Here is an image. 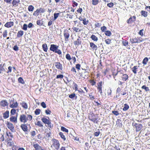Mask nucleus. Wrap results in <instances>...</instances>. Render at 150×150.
Here are the masks:
<instances>
[{"label":"nucleus","mask_w":150,"mask_h":150,"mask_svg":"<svg viewBox=\"0 0 150 150\" xmlns=\"http://www.w3.org/2000/svg\"><path fill=\"white\" fill-rule=\"evenodd\" d=\"M33 118L32 115L29 114H22L20 115L19 120L21 122L23 123H26L28 121H31Z\"/></svg>","instance_id":"1"},{"label":"nucleus","mask_w":150,"mask_h":150,"mask_svg":"<svg viewBox=\"0 0 150 150\" xmlns=\"http://www.w3.org/2000/svg\"><path fill=\"white\" fill-rule=\"evenodd\" d=\"M58 46L55 45H50V50L59 54H62V52L60 50L58 49Z\"/></svg>","instance_id":"2"},{"label":"nucleus","mask_w":150,"mask_h":150,"mask_svg":"<svg viewBox=\"0 0 150 150\" xmlns=\"http://www.w3.org/2000/svg\"><path fill=\"white\" fill-rule=\"evenodd\" d=\"M9 106L11 108H16L18 107V103L15 101L13 100L12 99H9Z\"/></svg>","instance_id":"3"},{"label":"nucleus","mask_w":150,"mask_h":150,"mask_svg":"<svg viewBox=\"0 0 150 150\" xmlns=\"http://www.w3.org/2000/svg\"><path fill=\"white\" fill-rule=\"evenodd\" d=\"M70 31V28H69L68 30H65L64 31V35L65 42H67L68 40V39L69 37V33Z\"/></svg>","instance_id":"4"},{"label":"nucleus","mask_w":150,"mask_h":150,"mask_svg":"<svg viewBox=\"0 0 150 150\" xmlns=\"http://www.w3.org/2000/svg\"><path fill=\"white\" fill-rule=\"evenodd\" d=\"M52 144L51 147H54L55 149L58 150L59 147V141L56 139L52 140Z\"/></svg>","instance_id":"5"},{"label":"nucleus","mask_w":150,"mask_h":150,"mask_svg":"<svg viewBox=\"0 0 150 150\" xmlns=\"http://www.w3.org/2000/svg\"><path fill=\"white\" fill-rule=\"evenodd\" d=\"M73 32H75L76 33L79 32L82 30V27L80 24H78L77 26L73 27L72 28Z\"/></svg>","instance_id":"6"},{"label":"nucleus","mask_w":150,"mask_h":150,"mask_svg":"<svg viewBox=\"0 0 150 150\" xmlns=\"http://www.w3.org/2000/svg\"><path fill=\"white\" fill-rule=\"evenodd\" d=\"M143 40V39H142V38L140 39L139 38H133L130 39V41L132 43H139Z\"/></svg>","instance_id":"7"},{"label":"nucleus","mask_w":150,"mask_h":150,"mask_svg":"<svg viewBox=\"0 0 150 150\" xmlns=\"http://www.w3.org/2000/svg\"><path fill=\"white\" fill-rule=\"evenodd\" d=\"M6 124L8 128L11 131V132H14L15 130L14 127L12 123L8 122H7Z\"/></svg>","instance_id":"8"},{"label":"nucleus","mask_w":150,"mask_h":150,"mask_svg":"<svg viewBox=\"0 0 150 150\" xmlns=\"http://www.w3.org/2000/svg\"><path fill=\"white\" fill-rule=\"evenodd\" d=\"M33 146L35 149V150H42V148L37 143H33Z\"/></svg>","instance_id":"9"},{"label":"nucleus","mask_w":150,"mask_h":150,"mask_svg":"<svg viewBox=\"0 0 150 150\" xmlns=\"http://www.w3.org/2000/svg\"><path fill=\"white\" fill-rule=\"evenodd\" d=\"M17 116L16 117L13 116H11L9 119L10 121L14 123H17Z\"/></svg>","instance_id":"10"},{"label":"nucleus","mask_w":150,"mask_h":150,"mask_svg":"<svg viewBox=\"0 0 150 150\" xmlns=\"http://www.w3.org/2000/svg\"><path fill=\"white\" fill-rule=\"evenodd\" d=\"M14 25V23L12 21H10L6 23L4 25V26L7 28H9L13 26Z\"/></svg>","instance_id":"11"},{"label":"nucleus","mask_w":150,"mask_h":150,"mask_svg":"<svg viewBox=\"0 0 150 150\" xmlns=\"http://www.w3.org/2000/svg\"><path fill=\"white\" fill-rule=\"evenodd\" d=\"M90 45L91 47L93 50H97L98 48L97 46L93 43L92 42H90Z\"/></svg>","instance_id":"12"},{"label":"nucleus","mask_w":150,"mask_h":150,"mask_svg":"<svg viewBox=\"0 0 150 150\" xmlns=\"http://www.w3.org/2000/svg\"><path fill=\"white\" fill-rule=\"evenodd\" d=\"M55 66L57 68L60 69L61 70H62V64H61L60 62H56L55 63Z\"/></svg>","instance_id":"13"},{"label":"nucleus","mask_w":150,"mask_h":150,"mask_svg":"<svg viewBox=\"0 0 150 150\" xmlns=\"http://www.w3.org/2000/svg\"><path fill=\"white\" fill-rule=\"evenodd\" d=\"M8 103L6 100H2L0 102V105L3 107L8 105Z\"/></svg>","instance_id":"14"},{"label":"nucleus","mask_w":150,"mask_h":150,"mask_svg":"<svg viewBox=\"0 0 150 150\" xmlns=\"http://www.w3.org/2000/svg\"><path fill=\"white\" fill-rule=\"evenodd\" d=\"M136 20V17L135 16H133L132 17H131L127 21L128 23H131L132 22L135 21Z\"/></svg>","instance_id":"15"},{"label":"nucleus","mask_w":150,"mask_h":150,"mask_svg":"<svg viewBox=\"0 0 150 150\" xmlns=\"http://www.w3.org/2000/svg\"><path fill=\"white\" fill-rule=\"evenodd\" d=\"M81 39L79 38L77 39L75 41L74 44L75 45L78 46L81 44Z\"/></svg>","instance_id":"16"},{"label":"nucleus","mask_w":150,"mask_h":150,"mask_svg":"<svg viewBox=\"0 0 150 150\" xmlns=\"http://www.w3.org/2000/svg\"><path fill=\"white\" fill-rule=\"evenodd\" d=\"M21 127L24 131L25 132H28V128L26 125L22 124L21 125Z\"/></svg>","instance_id":"17"},{"label":"nucleus","mask_w":150,"mask_h":150,"mask_svg":"<svg viewBox=\"0 0 150 150\" xmlns=\"http://www.w3.org/2000/svg\"><path fill=\"white\" fill-rule=\"evenodd\" d=\"M19 2V0H13L12 2L13 6H18L20 4Z\"/></svg>","instance_id":"18"},{"label":"nucleus","mask_w":150,"mask_h":150,"mask_svg":"<svg viewBox=\"0 0 150 150\" xmlns=\"http://www.w3.org/2000/svg\"><path fill=\"white\" fill-rule=\"evenodd\" d=\"M82 72L80 73V76L83 78H85L86 76V74L87 73L85 69H82Z\"/></svg>","instance_id":"19"},{"label":"nucleus","mask_w":150,"mask_h":150,"mask_svg":"<svg viewBox=\"0 0 150 150\" xmlns=\"http://www.w3.org/2000/svg\"><path fill=\"white\" fill-rule=\"evenodd\" d=\"M41 120L44 123L47 124H49V122H50V121L49 120H48L45 118H42Z\"/></svg>","instance_id":"20"},{"label":"nucleus","mask_w":150,"mask_h":150,"mask_svg":"<svg viewBox=\"0 0 150 150\" xmlns=\"http://www.w3.org/2000/svg\"><path fill=\"white\" fill-rule=\"evenodd\" d=\"M122 78L123 80L126 81L128 79V75L127 74H123L122 76Z\"/></svg>","instance_id":"21"},{"label":"nucleus","mask_w":150,"mask_h":150,"mask_svg":"<svg viewBox=\"0 0 150 150\" xmlns=\"http://www.w3.org/2000/svg\"><path fill=\"white\" fill-rule=\"evenodd\" d=\"M10 141H8V146L15 147V146H14V143L13 141H11L10 139Z\"/></svg>","instance_id":"22"},{"label":"nucleus","mask_w":150,"mask_h":150,"mask_svg":"<svg viewBox=\"0 0 150 150\" xmlns=\"http://www.w3.org/2000/svg\"><path fill=\"white\" fill-rule=\"evenodd\" d=\"M9 115V112L8 111H6L4 114L3 117L4 118L6 119L8 117Z\"/></svg>","instance_id":"23"},{"label":"nucleus","mask_w":150,"mask_h":150,"mask_svg":"<svg viewBox=\"0 0 150 150\" xmlns=\"http://www.w3.org/2000/svg\"><path fill=\"white\" fill-rule=\"evenodd\" d=\"M42 47L43 49V50L45 52H47V50L48 48L47 45L46 44H44L42 45Z\"/></svg>","instance_id":"24"},{"label":"nucleus","mask_w":150,"mask_h":150,"mask_svg":"<svg viewBox=\"0 0 150 150\" xmlns=\"http://www.w3.org/2000/svg\"><path fill=\"white\" fill-rule=\"evenodd\" d=\"M91 38L93 40L95 41H97L98 40V38L95 35H92L91 37Z\"/></svg>","instance_id":"25"},{"label":"nucleus","mask_w":150,"mask_h":150,"mask_svg":"<svg viewBox=\"0 0 150 150\" xmlns=\"http://www.w3.org/2000/svg\"><path fill=\"white\" fill-rule=\"evenodd\" d=\"M142 126L141 124H138V125L136 126V130L137 131H139L142 128Z\"/></svg>","instance_id":"26"},{"label":"nucleus","mask_w":150,"mask_h":150,"mask_svg":"<svg viewBox=\"0 0 150 150\" xmlns=\"http://www.w3.org/2000/svg\"><path fill=\"white\" fill-rule=\"evenodd\" d=\"M23 31L21 30L19 31L17 33V37L18 38H20L23 35Z\"/></svg>","instance_id":"27"},{"label":"nucleus","mask_w":150,"mask_h":150,"mask_svg":"<svg viewBox=\"0 0 150 150\" xmlns=\"http://www.w3.org/2000/svg\"><path fill=\"white\" fill-rule=\"evenodd\" d=\"M129 108V105L126 104H125L124 105V107L123 108V110L124 111H126Z\"/></svg>","instance_id":"28"},{"label":"nucleus","mask_w":150,"mask_h":150,"mask_svg":"<svg viewBox=\"0 0 150 150\" xmlns=\"http://www.w3.org/2000/svg\"><path fill=\"white\" fill-rule=\"evenodd\" d=\"M21 105L22 107L25 109H26L28 108V105L26 103L24 102H23L21 103Z\"/></svg>","instance_id":"29"},{"label":"nucleus","mask_w":150,"mask_h":150,"mask_svg":"<svg viewBox=\"0 0 150 150\" xmlns=\"http://www.w3.org/2000/svg\"><path fill=\"white\" fill-rule=\"evenodd\" d=\"M141 14L145 17H146L147 16V13L146 11H141Z\"/></svg>","instance_id":"30"},{"label":"nucleus","mask_w":150,"mask_h":150,"mask_svg":"<svg viewBox=\"0 0 150 150\" xmlns=\"http://www.w3.org/2000/svg\"><path fill=\"white\" fill-rule=\"evenodd\" d=\"M16 110L14 109V108L11 109L10 112L11 115H14L16 113Z\"/></svg>","instance_id":"31"},{"label":"nucleus","mask_w":150,"mask_h":150,"mask_svg":"<svg viewBox=\"0 0 150 150\" xmlns=\"http://www.w3.org/2000/svg\"><path fill=\"white\" fill-rule=\"evenodd\" d=\"M83 23L84 25L87 24L88 23V21L86 20V19L85 18H84L82 19Z\"/></svg>","instance_id":"32"},{"label":"nucleus","mask_w":150,"mask_h":150,"mask_svg":"<svg viewBox=\"0 0 150 150\" xmlns=\"http://www.w3.org/2000/svg\"><path fill=\"white\" fill-rule=\"evenodd\" d=\"M148 61V59L147 57H145V58L142 62V63L144 65H146L147 64V62Z\"/></svg>","instance_id":"33"},{"label":"nucleus","mask_w":150,"mask_h":150,"mask_svg":"<svg viewBox=\"0 0 150 150\" xmlns=\"http://www.w3.org/2000/svg\"><path fill=\"white\" fill-rule=\"evenodd\" d=\"M137 66H134V67H133L132 69V71H133V73L135 74H136L137 73L136 69H137Z\"/></svg>","instance_id":"34"},{"label":"nucleus","mask_w":150,"mask_h":150,"mask_svg":"<svg viewBox=\"0 0 150 150\" xmlns=\"http://www.w3.org/2000/svg\"><path fill=\"white\" fill-rule=\"evenodd\" d=\"M142 88L144 89L146 92L148 91H149V88L145 86V85L143 86L142 87Z\"/></svg>","instance_id":"35"},{"label":"nucleus","mask_w":150,"mask_h":150,"mask_svg":"<svg viewBox=\"0 0 150 150\" xmlns=\"http://www.w3.org/2000/svg\"><path fill=\"white\" fill-rule=\"evenodd\" d=\"M105 33L106 35L108 36H110L111 35V32L109 30L105 31Z\"/></svg>","instance_id":"36"},{"label":"nucleus","mask_w":150,"mask_h":150,"mask_svg":"<svg viewBox=\"0 0 150 150\" xmlns=\"http://www.w3.org/2000/svg\"><path fill=\"white\" fill-rule=\"evenodd\" d=\"M60 14L59 13H54V20H55L58 17Z\"/></svg>","instance_id":"37"},{"label":"nucleus","mask_w":150,"mask_h":150,"mask_svg":"<svg viewBox=\"0 0 150 150\" xmlns=\"http://www.w3.org/2000/svg\"><path fill=\"white\" fill-rule=\"evenodd\" d=\"M59 135L60 136V137L61 138L63 139L64 140H66V137L64 135L63 133L62 132H59Z\"/></svg>","instance_id":"38"},{"label":"nucleus","mask_w":150,"mask_h":150,"mask_svg":"<svg viewBox=\"0 0 150 150\" xmlns=\"http://www.w3.org/2000/svg\"><path fill=\"white\" fill-rule=\"evenodd\" d=\"M98 90H99L102 89V82H100L99 84H98Z\"/></svg>","instance_id":"39"},{"label":"nucleus","mask_w":150,"mask_h":150,"mask_svg":"<svg viewBox=\"0 0 150 150\" xmlns=\"http://www.w3.org/2000/svg\"><path fill=\"white\" fill-rule=\"evenodd\" d=\"M99 2V0H92V4L96 5Z\"/></svg>","instance_id":"40"},{"label":"nucleus","mask_w":150,"mask_h":150,"mask_svg":"<svg viewBox=\"0 0 150 150\" xmlns=\"http://www.w3.org/2000/svg\"><path fill=\"white\" fill-rule=\"evenodd\" d=\"M34 8L32 5L29 6L28 7V10L29 11H32L34 10Z\"/></svg>","instance_id":"41"},{"label":"nucleus","mask_w":150,"mask_h":150,"mask_svg":"<svg viewBox=\"0 0 150 150\" xmlns=\"http://www.w3.org/2000/svg\"><path fill=\"white\" fill-rule=\"evenodd\" d=\"M40 109H36L35 111V113L36 115H38L40 114Z\"/></svg>","instance_id":"42"},{"label":"nucleus","mask_w":150,"mask_h":150,"mask_svg":"<svg viewBox=\"0 0 150 150\" xmlns=\"http://www.w3.org/2000/svg\"><path fill=\"white\" fill-rule=\"evenodd\" d=\"M61 130L65 132H68V130L65 127H61Z\"/></svg>","instance_id":"43"},{"label":"nucleus","mask_w":150,"mask_h":150,"mask_svg":"<svg viewBox=\"0 0 150 150\" xmlns=\"http://www.w3.org/2000/svg\"><path fill=\"white\" fill-rule=\"evenodd\" d=\"M18 82L22 84H23L24 83V81L23 79L21 77H20L18 79Z\"/></svg>","instance_id":"44"},{"label":"nucleus","mask_w":150,"mask_h":150,"mask_svg":"<svg viewBox=\"0 0 150 150\" xmlns=\"http://www.w3.org/2000/svg\"><path fill=\"white\" fill-rule=\"evenodd\" d=\"M36 125L40 127H43V125L42 124L41 122L40 121H38L36 124Z\"/></svg>","instance_id":"45"},{"label":"nucleus","mask_w":150,"mask_h":150,"mask_svg":"<svg viewBox=\"0 0 150 150\" xmlns=\"http://www.w3.org/2000/svg\"><path fill=\"white\" fill-rule=\"evenodd\" d=\"M66 58L69 60H70L71 59L70 55L68 54H66Z\"/></svg>","instance_id":"46"},{"label":"nucleus","mask_w":150,"mask_h":150,"mask_svg":"<svg viewBox=\"0 0 150 150\" xmlns=\"http://www.w3.org/2000/svg\"><path fill=\"white\" fill-rule=\"evenodd\" d=\"M37 24L39 25H42V22L40 20H38L37 21Z\"/></svg>","instance_id":"47"},{"label":"nucleus","mask_w":150,"mask_h":150,"mask_svg":"<svg viewBox=\"0 0 150 150\" xmlns=\"http://www.w3.org/2000/svg\"><path fill=\"white\" fill-rule=\"evenodd\" d=\"M105 42L107 44H109L111 43V40L110 39H107L105 40Z\"/></svg>","instance_id":"48"},{"label":"nucleus","mask_w":150,"mask_h":150,"mask_svg":"<svg viewBox=\"0 0 150 150\" xmlns=\"http://www.w3.org/2000/svg\"><path fill=\"white\" fill-rule=\"evenodd\" d=\"M39 13H43L45 12V10L43 8H40L39 9H37Z\"/></svg>","instance_id":"49"},{"label":"nucleus","mask_w":150,"mask_h":150,"mask_svg":"<svg viewBox=\"0 0 150 150\" xmlns=\"http://www.w3.org/2000/svg\"><path fill=\"white\" fill-rule=\"evenodd\" d=\"M7 30H4V32H3V35L4 37L5 38L7 36Z\"/></svg>","instance_id":"50"},{"label":"nucleus","mask_w":150,"mask_h":150,"mask_svg":"<svg viewBox=\"0 0 150 150\" xmlns=\"http://www.w3.org/2000/svg\"><path fill=\"white\" fill-rule=\"evenodd\" d=\"M144 31L143 29L140 30L139 32V34L142 36H143L144 35Z\"/></svg>","instance_id":"51"},{"label":"nucleus","mask_w":150,"mask_h":150,"mask_svg":"<svg viewBox=\"0 0 150 150\" xmlns=\"http://www.w3.org/2000/svg\"><path fill=\"white\" fill-rule=\"evenodd\" d=\"M28 26L27 24H25L23 25V29L25 30H27Z\"/></svg>","instance_id":"52"},{"label":"nucleus","mask_w":150,"mask_h":150,"mask_svg":"<svg viewBox=\"0 0 150 150\" xmlns=\"http://www.w3.org/2000/svg\"><path fill=\"white\" fill-rule=\"evenodd\" d=\"M5 71L4 69L3 68V67H1V65L0 66V73H3V71Z\"/></svg>","instance_id":"53"},{"label":"nucleus","mask_w":150,"mask_h":150,"mask_svg":"<svg viewBox=\"0 0 150 150\" xmlns=\"http://www.w3.org/2000/svg\"><path fill=\"white\" fill-rule=\"evenodd\" d=\"M112 113L115 115H118L119 114L118 112L117 111H112Z\"/></svg>","instance_id":"54"},{"label":"nucleus","mask_w":150,"mask_h":150,"mask_svg":"<svg viewBox=\"0 0 150 150\" xmlns=\"http://www.w3.org/2000/svg\"><path fill=\"white\" fill-rule=\"evenodd\" d=\"M75 96V94L74 93H72L69 96V97L71 98H74Z\"/></svg>","instance_id":"55"},{"label":"nucleus","mask_w":150,"mask_h":150,"mask_svg":"<svg viewBox=\"0 0 150 150\" xmlns=\"http://www.w3.org/2000/svg\"><path fill=\"white\" fill-rule=\"evenodd\" d=\"M113 4L111 2L110 3L108 4L107 5L109 7H112L113 6Z\"/></svg>","instance_id":"56"},{"label":"nucleus","mask_w":150,"mask_h":150,"mask_svg":"<svg viewBox=\"0 0 150 150\" xmlns=\"http://www.w3.org/2000/svg\"><path fill=\"white\" fill-rule=\"evenodd\" d=\"M122 43L125 46H127L128 45V42L126 41H123L122 42Z\"/></svg>","instance_id":"57"},{"label":"nucleus","mask_w":150,"mask_h":150,"mask_svg":"<svg viewBox=\"0 0 150 150\" xmlns=\"http://www.w3.org/2000/svg\"><path fill=\"white\" fill-rule=\"evenodd\" d=\"M6 134L7 135V136L8 137H10L11 138L13 137V136L11 132H9L8 133V132H7L6 133Z\"/></svg>","instance_id":"58"},{"label":"nucleus","mask_w":150,"mask_h":150,"mask_svg":"<svg viewBox=\"0 0 150 150\" xmlns=\"http://www.w3.org/2000/svg\"><path fill=\"white\" fill-rule=\"evenodd\" d=\"M39 13H38V10H37L35 11L34 12L33 14V15L34 16H38L39 15Z\"/></svg>","instance_id":"59"},{"label":"nucleus","mask_w":150,"mask_h":150,"mask_svg":"<svg viewBox=\"0 0 150 150\" xmlns=\"http://www.w3.org/2000/svg\"><path fill=\"white\" fill-rule=\"evenodd\" d=\"M63 75L59 74V75H58L57 76L56 78L57 79H59V78L62 79V78H63Z\"/></svg>","instance_id":"60"},{"label":"nucleus","mask_w":150,"mask_h":150,"mask_svg":"<svg viewBox=\"0 0 150 150\" xmlns=\"http://www.w3.org/2000/svg\"><path fill=\"white\" fill-rule=\"evenodd\" d=\"M41 105L43 108H45L46 107V105L44 102H42L41 103Z\"/></svg>","instance_id":"61"},{"label":"nucleus","mask_w":150,"mask_h":150,"mask_svg":"<svg viewBox=\"0 0 150 150\" xmlns=\"http://www.w3.org/2000/svg\"><path fill=\"white\" fill-rule=\"evenodd\" d=\"M31 134L32 136L34 137L36 135L35 132L33 131L31 132Z\"/></svg>","instance_id":"62"},{"label":"nucleus","mask_w":150,"mask_h":150,"mask_svg":"<svg viewBox=\"0 0 150 150\" xmlns=\"http://www.w3.org/2000/svg\"><path fill=\"white\" fill-rule=\"evenodd\" d=\"M83 10L81 8H79L77 10V11L78 13H81L82 12V11Z\"/></svg>","instance_id":"63"},{"label":"nucleus","mask_w":150,"mask_h":150,"mask_svg":"<svg viewBox=\"0 0 150 150\" xmlns=\"http://www.w3.org/2000/svg\"><path fill=\"white\" fill-rule=\"evenodd\" d=\"M80 65L79 64H76V68L78 70H79L80 69Z\"/></svg>","instance_id":"64"}]
</instances>
